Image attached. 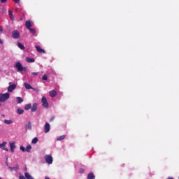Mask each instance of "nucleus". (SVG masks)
<instances>
[{
  "label": "nucleus",
  "mask_w": 179,
  "mask_h": 179,
  "mask_svg": "<svg viewBox=\"0 0 179 179\" xmlns=\"http://www.w3.org/2000/svg\"><path fill=\"white\" fill-rule=\"evenodd\" d=\"M15 68H16L17 72H23V71H24V68L22 66L20 62H17L15 65Z\"/></svg>",
  "instance_id": "obj_2"
},
{
  "label": "nucleus",
  "mask_w": 179,
  "mask_h": 179,
  "mask_svg": "<svg viewBox=\"0 0 179 179\" xmlns=\"http://www.w3.org/2000/svg\"><path fill=\"white\" fill-rule=\"evenodd\" d=\"M17 103H18V104H20V103H23L22 98L20 96L17 97Z\"/></svg>",
  "instance_id": "obj_21"
},
{
  "label": "nucleus",
  "mask_w": 179,
  "mask_h": 179,
  "mask_svg": "<svg viewBox=\"0 0 179 179\" xmlns=\"http://www.w3.org/2000/svg\"><path fill=\"white\" fill-rule=\"evenodd\" d=\"M17 113L21 115V114H23V113H24V110L22 108H17Z\"/></svg>",
  "instance_id": "obj_20"
},
{
  "label": "nucleus",
  "mask_w": 179,
  "mask_h": 179,
  "mask_svg": "<svg viewBox=\"0 0 179 179\" xmlns=\"http://www.w3.org/2000/svg\"><path fill=\"white\" fill-rule=\"evenodd\" d=\"M13 122L11 120H4V124H12Z\"/></svg>",
  "instance_id": "obj_26"
},
{
  "label": "nucleus",
  "mask_w": 179,
  "mask_h": 179,
  "mask_svg": "<svg viewBox=\"0 0 179 179\" xmlns=\"http://www.w3.org/2000/svg\"><path fill=\"white\" fill-rule=\"evenodd\" d=\"M30 150H31V145H27V147L25 148V152L30 153Z\"/></svg>",
  "instance_id": "obj_19"
},
{
  "label": "nucleus",
  "mask_w": 179,
  "mask_h": 179,
  "mask_svg": "<svg viewBox=\"0 0 179 179\" xmlns=\"http://www.w3.org/2000/svg\"><path fill=\"white\" fill-rule=\"evenodd\" d=\"M8 15L10 17V20H13L15 19V17L13 16V13H12V10L8 11Z\"/></svg>",
  "instance_id": "obj_15"
},
{
  "label": "nucleus",
  "mask_w": 179,
  "mask_h": 179,
  "mask_svg": "<svg viewBox=\"0 0 179 179\" xmlns=\"http://www.w3.org/2000/svg\"><path fill=\"white\" fill-rule=\"evenodd\" d=\"M2 31H3V29L0 26V34L2 33Z\"/></svg>",
  "instance_id": "obj_36"
},
{
  "label": "nucleus",
  "mask_w": 179,
  "mask_h": 179,
  "mask_svg": "<svg viewBox=\"0 0 179 179\" xmlns=\"http://www.w3.org/2000/svg\"><path fill=\"white\" fill-rule=\"evenodd\" d=\"M53 120H55V116H52L50 119V122H52Z\"/></svg>",
  "instance_id": "obj_32"
},
{
  "label": "nucleus",
  "mask_w": 179,
  "mask_h": 179,
  "mask_svg": "<svg viewBox=\"0 0 179 179\" xmlns=\"http://www.w3.org/2000/svg\"><path fill=\"white\" fill-rule=\"evenodd\" d=\"M45 160L48 164H52V157L51 155H46Z\"/></svg>",
  "instance_id": "obj_5"
},
{
  "label": "nucleus",
  "mask_w": 179,
  "mask_h": 179,
  "mask_svg": "<svg viewBox=\"0 0 179 179\" xmlns=\"http://www.w3.org/2000/svg\"><path fill=\"white\" fill-rule=\"evenodd\" d=\"M24 86H25V88L29 90L30 89H33V87H31V85L29 83H24Z\"/></svg>",
  "instance_id": "obj_16"
},
{
  "label": "nucleus",
  "mask_w": 179,
  "mask_h": 179,
  "mask_svg": "<svg viewBox=\"0 0 179 179\" xmlns=\"http://www.w3.org/2000/svg\"><path fill=\"white\" fill-rule=\"evenodd\" d=\"M36 48L38 52H39V54H45V50L40 48V46H36Z\"/></svg>",
  "instance_id": "obj_9"
},
{
  "label": "nucleus",
  "mask_w": 179,
  "mask_h": 179,
  "mask_svg": "<svg viewBox=\"0 0 179 179\" xmlns=\"http://www.w3.org/2000/svg\"><path fill=\"white\" fill-rule=\"evenodd\" d=\"M25 26L27 29L29 30V29H31V22L30 20L26 21Z\"/></svg>",
  "instance_id": "obj_12"
},
{
  "label": "nucleus",
  "mask_w": 179,
  "mask_h": 179,
  "mask_svg": "<svg viewBox=\"0 0 179 179\" xmlns=\"http://www.w3.org/2000/svg\"><path fill=\"white\" fill-rule=\"evenodd\" d=\"M38 107V104L36 103H34L32 106V108H31V113H36L37 111V108Z\"/></svg>",
  "instance_id": "obj_7"
},
{
  "label": "nucleus",
  "mask_w": 179,
  "mask_h": 179,
  "mask_svg": "<svg viewBox=\"0 0 179 179\" xmlns=\"http://www.w3.org/2000/svg\"><path fill=\"white\" fill-rule=\"evenodd\" d=\"M24 71H26V68H24Z\"/></svg>",
  "instance_id": "obj_39"
},
{
  "label": "nucleus",
  "mask_w": 179,
  "mask_h": 179,
  "mask_svg": "<svg viewBox=\"0 0 179 179\" xmlns=\"http://www.w3.org/2000/svg\"><path fill=\"white\" fill-rule=\"evenodd\" d=\"M2 117H5V115H2Z\"/></svg>",
  "instance_id": "obj_40"
},
{
  "label": "nucleus",
  "mask_w": 179,
  "mask_h": 179,
  "mask_svg": "<svg viewBox=\"0 0 179 179\" xmlns=\"http://www.w3.org/2000/svg\"><path fill=\"white\" fill-rule=\"evenodd\" d=\"M38 142V138H37V137H35L32 139L31 141V143L36 144Z\"/></svg>",
  "instance_id": "obj_24"
},
{
  "label": "nucleus",
  "mask_w": 179,
  "mask_h": 179,
  "mask_svg": "<svg viewBox=\"0 0 179 179\" xmlns=\"http://www.w3.org/2000/svg\"><path fill=\"white\" fill-rule=\"evenodd\" d=\"M0 107H1V103H0Z\"/></svg>",
  "instance_id": "obj_41"
},
{
  "label": "nucleus",
  "mask_w": 179,
  "mask_h": 179,
  "mask_svg": "<svg viewBox=\"0 0 179 179\" xmlns=\"http://www.w3.org/2000/svg\"><path fill=\"white\" fill-rule=\"evenodd\" d=\"M15 89H16V85L13 84L8 87V92H12Z\"/></svg>",
  "instance_id": "obj_8"
},
{
  "label": "nucleus",
  "mask_w": 179,
  "mask_h": 179,
  "mask_svg": "<svg viewBox=\"0 0 179 179\" xmlns=\"http://www.w3.org/2000/svg\"><path fill=\"white\" fill-rule=\"evenodd\" d=\"M32 75L37 76V75H38V72H32Z\"/></svg>",
  "instance_id": "obj_33"
},
{
  "label": "nucleus",
  "mask_w": 179,
  "mask_h": 179,
  "mask_svg": "<svg viewBox=\"0 0 179 179\" xmlns=\"http://www.w3.org/2000/svg\"><path fill=\"white\" fill-rule=\"evenodd\" d=\"M50 129H51V125H50V123L46 122L44 125L45 134H48V132H50Z\"/></svg>",
  "instance_id": "obj_4"
},
{
  "label": "nucleus",
  "mask_w": 179,
  "mask_h": 179,
  "mask_svg": "<svg viewBox=\"0 0 179 179\" xmlns=\"http://www.w3.org/2000/svg\"><path fill=\"white\" fill-rule=\"evenodd\" d=\"M65 135L60 136L57 138V141H64V139H65Z\"/></svg>",
  "instance_id": "obj_23"
},
{
  "label": "nucleus",
  "mask_w": 179,
  "mask_h": 179,
  "mask_svg": "<svg viewBox=\"0 0 179 179\" xmlns=\"http://www.w3.org/2000/svg\"><path fill=\"white\" fill-rule=\"evenodd\" d=\"M10 150L11 152H15L14 149L15 148H16V146L15 145V143H10Z\"/></svg>",
  "instance_id": "obj_13"
},
{
  "label": "nucleus",
  "mask_w": 179,
  "mask_h": 179,
  "mask_svg": "<svg viewBox=\"0 0 179 179\" xmlns=\"http://www.w3.org/2000/svg\"><path fill=\"white\" fill-rule=\"evenodd\" d=\"M13 1H14L15 3H19V2H20V0H13Z\"/></svg>",
  "instance_id": "obj_34"
},
{
  "label": "nucleus",
  "mask_w": 179,
  "mask_h": 179,
  "mask_svg": "<svg viewBox=\"0 0 179 179\" xmlns=\"http://www.w3.org/2000/svg\"><path fill=\"white\" fill-rule=\"evenodd\" d=\"M13 34V38H20V34L19 33V31L17 30H15L12 32Z\"/></svg>",
  "instance_id": "obj_6"
},
{
  "label": "nucleus",
  "mask_w": 179,
  "mask_h": 179,
  "mask_svg": "<svg viewBox=\"0 0 179 179\" xmlns=\"http://www.w3.org/2000/svg\"><path fill=\"white\" fill-rule=\"evenodd\" d=\"M17 47H19L20 48V50H24V45H23V44H22V43L20 42H17Z\"/></svg>",
  "instance_id": "obj_18"
},
{
  "label": "nucleus",
  "mask_w": 179,
  "mask_h": 179,
  "mask_svg": "<svg viewBox=\"0 0 179 179\" xmlns=\"http://www.w3.org/2000/svg\"><path fill=\"white\" fill-rule=\"evenodd\" d=\"M8 0H1V3H5V2H7Z\"/></svg>",
  "instance_id": "obj_35"
},
{
  "label": "nucleus",
  "mask_w": 179,
  "mask_h": 179,
  "mask_svg": "<svg viewBox=\"0 0 179 179\" xmlns=\"http://www.w3.org/2000/svg\"><path fill=\"white\" fill-rule=\"evenodd\" d=\"M3 150H6V152H8V148H5V147L3 148Z\"/></svg>",
  "instance_id": "obj_37"
},
{
  "label": "nucleus",
  "mask_w": 179,
  "mask_h": 179,
  "mask_svg": "<svg viewBox=\"0 0 179 179\" xmlns=\"http://www.w3.org/2000/svg\"><path fill=\"white\" fill-rule=\"evenodd\" d=\"M25 60L29 64H31L33 62H35V61H36V59H34V58H30V57H26Z\"/></svg>",
  "instance_id": "obj_11"
},
{
  "label": "nucleus",
  "mask_w": 179,
  "mask_h": 179,
  "mask_svg": "<svg viewBox=\"0 0 179 179\" xmlns=\"http://www.w3.org/2000/svg\"><path fill=\"white\" fill-rule=\"evenodd\" d=\"M28 30H29V31H30V33L31 34H36V29H31V28H29Z\"/></svg>",
  "instance_id": "obj_22"
},
{
  "label": "nucleus",
  "mask_w": 179,
  "mask_h": 179,
  "mask_svg": "<svg viewBox=\"0 0 179 179\" xmlns=\"http://www.w3.org/2000/svg\"><path fill=\"white\" fill-rule=\"evenodd\" d=\"M94 178L95 177L93 173H88L87 179H94Z\"/></svg>",
  "instance_id": "obj_14"
},
{
  "label": "nucleus",
  "mask_w": 179,
  "mask_h": 179,
  "mask_svg": "<svg viewBox=\"0 0 179 179\" xmlns=\"http://www.w3.org/2000/svg\"><path fill=\"white\" fill-rule=\"evenodd\" d=\"M6 145V142H3V143L0 144V149H3Z\"/></svg>",
  "instance_id": "obj_28"
},
{
  "label": "nucleus",
  "mask_w": 179,
  "mask_h": 179,
  "mask_svg": "<svg viewBox=\"0 0 179 179\" xmlns=\"http://www.w3.org/2000/svg\"><path fill=\"white\" fill-rule=\"evenodd\" d=\"M49 96L50 97H55V96H57V91L55 90H51L50 92H49Z\"/></svg>",
  "instance_id": "obj_10"
},
{
  "label": "nucleus",
  "mask_w": 179,
  "mask_h": 179,
  "mask_svg": "<svg viewBox=\"0 0 179 179\" xmlns=\"http://www.w3.org/2000/svg\"><path fill=\"white\" fill-rule=\"evenodd\" d=\"M0 44H3V41H2L1 39H0Z\"/></svg>",
  "instance_id": "obj_38"
},
{
  "label": "nucleus",
  "mask_w": 179,
  "mask_h": 179,
  "mask_svg": "<svg viewBox=\"0 0 179 179\" xmlns=\"http://www.w3.org/2000/svg\"><path fill=\"white\" fill-rule=\"evenodd\" d=\"M43 80H47L48 79V77L47 75L44 74L43 76L42 77Z\"/></svg>",
  "instance_id": "obj_30"
},
{
  "label": "nucleus",
  "mask_w": 179,
  "mask_h": 179,
  "mask_svg": "<svg viewBox=\"0 0 179 179\" xmlns=\"http://www.w3.org/2000/svg\"><path fill=\"white\" fill-rule=\"evenodd\" d=\"M20 149L22 150V152H26V148L23 145H21Z\"/></svg>",
  "instance_id": "obj_29"
},
{
  "label": "nucleus",
  "mask_w": 179,
  "mask_h": 179,
  "mask_svg": "<svg viewBox=\"0 0 179 179\" xmlns=\"http://www.w3.org/2000/svg\"><path fill=\"white\" fill-rule=\"evenodd\" d=\"M9 97H10V94L8 92L5 94H0V101H1V103H4V101H6Z\"/></svg>",
  "instance_id": "obj_1"
},
{
  "label": "nucleus",
  "mask_w": 179,
  "mask_h": 179,
  "mask_svg": "<svg viewBox=\"0 0 179 179\" xmlns=\"http://www.w3.org/2000/svg\"><path fill=\"white\" fill-rule=\"evenodd\" d=\"M30 109H31V104L29 103V104L25 106L24 110H30Z\"/></svg>",
  "instance_id": "obj_25"
},
{
  "label": "nucleus",
  "mask_w": 179,
  "mask_h": 179,
  "mask_svg": "<svg viewBox=\"0 0 179 179\" xmlns=\"http://www.w3.org/2000/svg\"><path fill=\"white\" fill-rule=\"evenodd\" d=\"M41 102H42V106L43 107H44V108H48L49 104H48V102L47 101V98H45V96L42 97Z\"/></svg>",
  "instance_id": "obj_3"
},
{
  "label": "nucleus",
  "mask_w": 179,
  "mask_h": 179,
  "mask_svg": "<svg viewBox=\"0 0 179 179\" xmlns=\"http://www.w3.org/2000/svg\"><path fill=\"white\" fill-rule=\"evenodd\" d=\"M26 129H31V123L29 122L28 124L26 126Z\"/></svg>",
  "instance_id": "obj_27"
},
{
  "label": "nucleus",
  "mask_w": 179,
  "mask_h": 179,
  "mask_svg": "<svg viewBox=\"0 0 179 179\" xmlns=\"http://www.w3.org/2000/svg\"><path fill=\"white\" fill-rule=\"evenodd\" d=\"M79 173H80V174H83V173H85V169L80 168V169H79Z\"/></svg>",
  "instance_id": "obj_31"
},
{
  "label": "nucleus",
  "mask_w": 179,
  "mask_h": 179,
  "mask_svg": "<svg viewBox=\"0 0 179 179\" xmlns=\"http://www.w3.org/2000/svg\"><path fill=\"white\" fill-rule=\"evenodd\" d=\"M8 169L12 171H16V170H19V165H16L15 167H8Z\"/></svg>",
  "instance_id": "obj_17"
}]
</instances>
